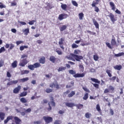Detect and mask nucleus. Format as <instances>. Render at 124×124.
<instances>
[{
    "instance_id": "obj_1",
    "label": "nucleus",
    "mask_w": 124,
    "mask_h": 124,
    "mask_svg": "<svg viewBox=\"0 0 124 124\" xmlns=\"http://www.w3.org/2000/svg\"><path fill=\"white\" fill-rule=\"evenodd\" d=\"M39 62H36L33 64L29 65L28 66V68H29V69H30V70L33 71L34 70L35 68H38V67H40L41 66V64H40V63H42V64H44V63H45V62H46V59L45 58V57H41L39 59Z\"/></svg>"
},
{
    "instance_id": "obj_2",
    "label": "nucleus",
    "mask_w": 124,
    "mask_h": 124,
    "mask_svg": "<svg viewBox=\"0 0 124 124\" xmlns=\"http://www.w3.org/2000/svg\"><path fill=\"white\" fill-rule=\"evenodd\" d=\"M14 119L16 124H21L22 120L17 116H9L7 117L6 119L4 121V124H6L10 120Z\"/></svg>"
},
{
    "instance_id": "obj_3",
    "label": "nucleus",
    "mask_w": 124,
    "mask_h": 124,
    "mask_svg": "<svg viewBox=\"0 0 124 124\" xmlns=\"http://www.w3.org/2000/svg\"><path fill=\"white\" fill-rule=\"evenodd\" d=\"M50 102L48 103V108H47V110L48 111H51V110H52V107H56V103L54 101V97H53V94L50 96ZM51 105L52 107H51Z\"/></svg>"
},
{
    "instance_id": "obj_4",
    "label": "nucleus",
    "mask_w": 124,
    "mask_h": 124,
    "mask_svg": "<svg viewBox=\"0 0 124 124\" xmlns=\"http://www.w3.org/2000/svg\"><path fill=\"white\" fill-rule=\"evenodd\" d=\"M117 45V42H116V39L115 38L112 39L111 41V44L107 42L106 43V45L109 48V49H113L114 48V46Z\"/></svg>"
},
{
    "instance_id": "obj_5",
    "label": "nucleus",
    "mask_w": 124,
    "mask_h": 124,
    "mask_svg": "<svg viewBox=\"0 0 124 124\" xmlns=\"http://www.w3.org/2000/svg\"><path fill=\"white\" fill-rule=\"evenodd\" d=\"M49 87L51 88V89H53V88H55L56 90H60V89H61V87L57 81H55L49 84Z\"/></svg>"
},
{
    "instance_id": "obj_6",
    "label": "nucleus",
    "mask_w": 124,
    "mask_h": 124,
    "mask_svg": "<svg viewBox=\"0 0 124 124\" xmlns=\"http://www.w3.org/2000/svg\"><path fill=\"white\" fill-rule=\"evenodd\" d=\"M28 63H29V61H28V59H27V58L23 59L20 60L19 65V66L24 67V66H25L26 64H28Z\"/></svg>"
},
{
    "instance_id": "obj_7",
    "label": "nucleus",
    "mask_w": 124,
    "mask_h": 124,
    "mask_svg": "<svg viewBox=\"0 0 124 124\" xmlns=\"http://www.w3.org/2000/svg\"><path fill=\"white\" fill-rule=\"evenodd\" d=\"M115 91V88L112 86L110 85L108 87V89H105L104 91V93H113L114 91Z\"/></svg>"
},
{
    "instance_id": "obj_8",
    "label": "nucleus",
    "mask_w": 124,
    "mask_h": 124,
    "mask_svg": "<svg viewBox=\"0 0 124 124\" xmlns=\"http://www.w3.org/2000/svg\"><path fill=\"white\" fill-rule=\"evenodd\" d=\"M71 56H72V57L74 58V59H75V60H76L77 62H80V60H83V56L81 55L74 54L73 53H72L71 54Z\"/></svg>"
},
{
    "instance_id": "obj_9",
    "label": "nucleus",
    "mask_w": 124,
    "mask_h": 124,
    "mask_svg": "<svg viewBox=\"0 0 124 124\" xmlns=\"http://www.w3.org/2000/svg\"><path fill=\"white\" fill-rule=\"evenodd\" d=\"M108 17L110 18V20L111 21L112 23L113 24H115V22L118 20V18L112 14V13H109V15H108Z\"/></svg>"
},
{
    "instance_id": "obj_10",
    "label": "nucleus",
    "mask_w": 124,
    "mask_h": 124,
    "mask_svg": "<svg viewBox=\"0 0 124 124\" xmlns=\"http://www.w3.org/2000/svg\"><path fill=\"white\" fill-rule=\"evenodd\" d=\"M65 40V38H61L60 39H59V44L61 49H62V50H64V47H63V44L64 43Z\"/></svg>"
},
{
    "instance_id": "obj_11",
    "label": "nucleus",
    "mask_w": 124,
    "mask_h": 124,
    "mask_svg": "<svg viewBox=\"0 0 124 124\" xmlns=\"http://www.w3.org/2000/svg\"><path fill=\"white\" fill-rule=\"evenodd\" d=\"M43 119L46 122V124H50L53 122V118L49 116H44Z\"/></svg>"
},
{
    "instance_id": "obj_12",
    "label": "nucleus",
    "mask_w": 124,
    "mask_h": 124,
    "mask_svg": "<svg viewBox=\"0 0 124 124\" xmlns=\"http://www.w3.org/2000/svg\"><path fill=\"white\" fill-rule=\"evenodd\" d=\"M20 109H22L23 111H24V112H20L21 116H25L27 113H31V108L26 109V108H21Z\"/></svg>"
},
{
    "instance_id": "obj_13",
    "label": "nucleus",
    "mask_w": 124,
    "mask_h": 124,
    "mask_svg": "<svg viewBox=\"0 0 124 124\" xmlns=\"http://www.w3.org/2000/svg\"><path fill=\"white\" fill-rule=\"evenodd\" d=\"M68 17V15L66 14H62L59 15L58 19L60 21H62L63 19H66Z\"/></svg>"
},
{
    "instance_id": "obj_14",
    "label": "nucleus",
    "mask_w": 124,
    "mask_h": 124,
    "mask_svg": "<svg viewBox=\"0 0 124 124\" xmlns=\"http://www.w3.org/2000/svg\"><path fill=\"white\" fill-rule=\"evenodd\" d=\"M85 76V73H77L73 76L75 78H83Z\"/></svg>"
},
{
    "instance_id": "obj_15",
    "label": "nucleus",
    "mask_w": 124,
    "mask_h": 124,
    "mask_svg": "<svg viewBox=\"0 0 124 124\" xmlns=\"http://www.w3.org/2000/svg\"><path fill=\"white\" fill-rule=\"evenodd\" d=\"M20 91H21V86L18 85L14 89L13 93H19V92H20Z\"/></svg>"
},
{
    "instance_id": "obj_16",
    "label": "nucleus",
    "mask_w": 124,
    "mask_h": 124,
    "mask_svg": "<svg viewBox=\"0 0 124 124\" xmlns=\"http://www.w3.org/2000/svg\"><path fill=\"white\" fill-rule=\"evenodd\" d=\"M92 21L96 29H99V24L98 23V22H97V21H96V20H95V19L93 18Z\"/></svg>"
},
{
    "instance_id": "obj_17",
    "label": "nucleus",
    "mask_w": 124,
    "mask_h": 124,
    "mask_svg": "<svg viewBox=\"0 0 124 124\" xmlns=\"http://www.w3.org/2000/svg\"><path fill=\"white\" fill-rule=\"evenodd\" d=\"M65 105L67 106V107H69L70 108H72V107H74L75 106V104L74 103H69V102H66L65 103Z\"/></svg>"
},
{
    "instance_id": "obj_18",
    "label": "nucleus",
    "mask_w": 124,
    "mask_h": 124,
    "mask_svg": "<svg viewBox=\"0 0 124 124\" xmlns=\"http://www.w3.org/2000/svg\"><path fill=\"white\" fill-rule=\"evenodd\" d=\"M49 61L53 63H55L57 61L56 57L54 56H51L49 58Z\"/></svg>"
},
{
    "instance_id": "obj_19",
    "label": "nucleus",
    "mask_w": 124,
    "mask_h": 124,
    "mask_svg": "<svg viewBox=\"0 0 124 124\" xmlns=\"http://www.w3.org/2000/svg\"><path fill=\"white\" fill-rule=\"evenodd\" d=\"M74 86V81H71L70 83H68V85L66 86V89H70V88H72Z\"/></svg>"
},
{
    "instance_id": "obj_20",
    "label": "nucleus",
    "mask_w": 124,
    "mask_h": 124,
    "mask_svg": "<svg viewBox=\"0 0 124 124\" xmlns=\"http://www.w3.org/2000/svg\"><path fill=\"white\" fill-rule=\"evenodd\" d=\"M18 82L19 83H24L25 82H27V81H29V78H25L21 79H19L17 80Z\"/></svg>"
},
{
    "instance_id": "obj_21",
    "label": "nucleus",
    "mask_w": 124,
    "mask_h": 124,
    "mask_svg": "<svg viewBox=\"0 0 124 124\" xmlns=\"http://www.w3.org/2000/svg\"><path fill=\"white\" fill-rule=\"evenodd\" d=\"M18 83V80H12L7 83V86H11L13 84H17Z\"/></svg>"
},
{
    "instance_id": "obj_22",
    "label": "nucleus",
    "mask_w": 124,
    "mask_h": 124,
    "mask_svg": "<svg viewBox=\"0 0 124 124\" xmlns=\"http://www.w3.org/2000/svg\"><path fill=\"white\" fill-rule=\"evenodd\" d=\"M5 118V113L0 112V119L1 121H3Z\"/></svg>"
},
{
    "instance_id": "obj_23",
    "label": "nucleus",
    "mask_w": 124,
    "mask_h": 124,
    "mask_svg": "<svg viewBox=\"0 0 124 124\" xmlns=\"http://www.w3.org/2000/svg\"><path fill=\"white\" fill-rule=\"evenodd\" d=\"M23 32H24L25 35H28L29 33H30V29L29 28H27L25 29H23L22 30Z\"/></svg>"
},
{
    "instance_id": "obj_24",
    "label": "nucleus",
    "mask_w": 124,
    "mask_h": 124,
    "mask_svg": "<svg viewBox=\"0 0 124 124\" xmlns=\"http://www.w3.org/2000/svg\"><path fill=\"white\" fill-rule=\"evenodd\" d=\"M109 5L111 7V10L113 11H115L116 10V7L115 6V3L113 2H109Z\"/></svg>"
},
{
    "instance_id": "obj_25",
    "label": "nucleus",
    "mask_w": 124,
    "mask_h": 124,
    "mask_svg": "<svg viewBox=\"0 0 124 124\" xmlns=\"http://www.w3.org/2000/svg\"><path fill=\"white\" fill-rule=\"evenodd\" d=\"M100 0H95V1H93V3L92 4V6H96V4H98Z\"/></svg>"
},
{
    "instance_id": "obj_26",
    "label": "nucleus",
    "mask_w": 124,
    "mask_h": 124,
    "mask_svg": "<svg viewBox=\"0 0 124 124\" xmlns=\"http://www.w3.org/2000/svg\"><path fill=\"white\" fill-rule=\"evenodd\" d=\"M91 80L92 81V82H93L94 83H96L97 84H100V81L98 80L97 78H91Z\"/></svg>"
},
{
    "instance_id": "obj_27",
    "label": "nucleus",
    "mask_w": 124,
    "mask_h": 124,
    "mask_svg": "<svg viewBox=\"0 0 124 124\" xmlns=\"http://www.w3.org/2000/svg\"><path fill=\"white\" fill-rule=\"evenodd\" d=\"M114 69H116V70H121L122 68H123V67L121 65H116L115 66H114Z\"/></svg>"
},
{
    "instance_id": "obj_28",
    "label": "nucleus",
    "mask_w": 124,
    "mask_h": 124,
    "mask_svg": "<svg viewBox=\"0 0 124 124\" xmlns=\"http://www.w3.org/2000/svg\"><path fill=\"white\" fill-rule=\"evenodd\" d=\"M61 8L63 9V10H64L65 11H66V8H67V5L66 4H63L62 3H61Z\"/></svg>"
},
{
    "instance_id": "obj_29",
    "label": "nucleus",
    "mask_w": 124,
    "mask_h": 124,
    "mask_svg": "<svg viewBox=\"0 0 124 124\" xmlns=\"http://www.w3.org/2000/svg\"><path fill=\"white\" fill-rule=\"evenodd\" d=\"M75 91H71V92L68 94V97H69V98L72 97L74 95H75Z\"/></svg>"
},
{
    "instance_id": "obj_30",
    "label": "nucleus",
    "mask_w": 124,
    "mask_h": 124,
    "mask_svg": "<svg viewBox=\"0 0 124 124\" xmlns=\"http://www.w3.org/2000/svg\"><path fill=\"white\" fill-rule=\"evenodd\" d=\"M66 28H67V26L64 25L62 27H60V31H63L65 30H66Z\"/></svg>"
},
{
    "instance_id": "obj_31",
    "label": "nucleus",
    "mask_w": 124,
    "mask_h": 124,
    "mask_svg": "<svg viewBox=\"0 0 124 124\" xmlns=\"http://www.w3.org/2000/svg\"><path fill=\"white\" fill-rule=\"evenodd\" d=\"M79 68L80 72H84V68L82 63L79 65Z\"/></svg>"
},
{
    "instance_id": "obj_32",
    "label": "nucleus",
    "mask_w": 124,
    "mask_h": 124,
    "mask_svg": "<svg viewBox=\"0 0 124 124\" xmlns=\"http://www.w3.org/2000/svg\"><path fill=\"white\" fill-rule=\"evenodd\" d=\"M56 53H57V54H58V55H62V50L61 49V48H57L55 50Z\"/></svg>"
},
{
    "instance_id": "obj_33",
    "label": "nucleus",
    "mask_w": 124,
    "mask_h": 124,
    "mask_svg": "<svg viewBox=\"0 0 124 124\" xmlns=\"http://www.w3.org/2000/svg\"><path fill=\"white\" fill-rule=\"evenodd\" d=\"M17 61H14V62L12 63V66L13 68H16V67H17Z\"/></svg>"
},
{
    "instance_id": "obj_34",
    "label": "nucleus",
    "mask_w": 124,
    "mask_h": 124,
    "mask_svg": "<svg viewBox=\"0 0 124 124\" xmlns=\"http://www.w3.org/2000/svg\"><path fill=\"white\" fill-rule=\"evenodd\" d=\"M28 94V92H23L22 93H20L19 94L20 97H23L24 96H26Z\"/></svg>"
},
{
    "instance_id": "obj_35",
    "label": "nucleus",
    "mask_w": 124,
    "mask_h": 124,
    "mask_svg": "<svg viewBox=\"0 0 124 124\" xmlns=\"http://www.w3.org/2000/svg\"><path fill=\"white\" fill-rule=\"evenodd\" d=\"M76 107H77V109H81V108H83L84 107V105L81 104H78L75 105Z\"/></svg>"
},
{
    "instance_id": "obj_36",
    "label": "nucleus",
    "mask_w": 124,
    "mask_h": 124,
    "mask_svg": "<svg viewBox=\"0 0 124 124\" xmlns=\"http://www.w3.org/2000/svg\"><path fill=\"white\" fill-rule=\"evenodd\" d=\"M29 48V46H20L19 47L20 51H23L25 49H28Z\"/></svg>"
},
{
    "instance_id": "obj_37",
    "label": "nucleus",
    "mask_w": 124,
    "mask_h": 124,
    "mask_svg": "<svg viewBox=\"0 0 124 124\" xmlns=\"http://www.w3.org/2000/svg\"><path fill=\"white\" fill-rule=\"evenodd\" d=\"M30 73V71L29 70H23L21 72V75H24V74H29Z\"/></svg>"
},
{
    "instance_id": "obj_38",
    "label": "nucleus",
    "mask_w": 124,
    "mask_h": 124,
    "mask_svg": "<svg viewBox=\"0 0 124 124\" xmlns=\"http://www.w3.org/2000/svg\"><path fill=\"white\" fill-rule=\"evenodd\" d=\"M65 69H66V67L62 66L59 68L58 71V72H61V71H63V70H65Z\"/></svg>"
},
{
    "instance_id": "obj_39",
    "label": "nucleus",
    "mask_w": 124,
    "mask_h": 124,
    "mask_svg": "<svg viewBox=\"0 0 124 124\" xmlns=\"http://www.w3.org/2000/svg\"><path fill=\"white\" fill-rule=\"evenodd\" d=\"M89 98V93H85L84 96L83 97V100H87Z\"/></svg>"
},
{
    "instance_id": "obj_40",
    "label": "nucleus",
    "mask_w": 124,
    "mask_h": 124,
    "mask_svg": "<svg viewBox=\"0 0 124 124\" xmlns=\"http://www.w3.org/2000/svg\"><path fill=\"white\" fill-rule=\"evenodd\" d=\"M78 17L79 20H83V18H84V14L83 13H80L78 14Z\"/></svg>"
},
{
    "instance_id": "obj_41",
    "label": "nucleus",
    "mask_w": 124,
    "mask_h": 124,
    "mask_svg": "<svg viewBox=\"0 0 124 124\" xmlns=\"http://www.w3.org/2000/svg\"><path fill=\"white\" fill-rule=\"evenodd\" d=\"M20 102H22V103H27L28 100L26 99L25 97H22L20 99Z\"/></svg>"
},
{
    "instance_id": "obj_42",
    "label": "nucleus",
    "mask_w": 124,
    "mask_h": 124,
    "mask_svg": "<svg viewBox=\"0 0 124 124\" xmlns=\"http://www.w3.org/2000/svg\"><path fill=\"white\" fill-rule=\"evenodd\" d=\"M106 73H107L108 77L111 78L112 77V74H111V70L107 69L106 71Z\"/></svg>"
},
{
    "instance_id": "obj_43",
    "label": "nucleus",
    "mask_w": 124,
    "mask_h": 124,
    "mask_svg": "<svg viewBox=\"0 0 124 124\" xmlns=\"http://www.w3.org/2000/svg\"><path fill=\"white\" fill-rule=\"evenodd\" d=\"M115 57H122V56H124V52H120L118 54H115L114 55Z\"/></svg>"
},
{
    "instance_id": "obj_44",
    "label": "nucleus",
    "mask_w": 124,
    "mask_h": 124,
    "mask_svg": "<svg viewBox=\"0 0 124 124\" xmlns=\"http://www.w3.org/2000/svg\"><path fill=\"white\" fill-rule=\"evenodd\" d=\"M96 109L97 111L99 112V113H100V112H101V109H100V106H99V104L96 105Z\"/></svg>"
},
{
    "instance_id": "obj_45",
    "label": "nucleus",
    "mask_w": 124,
    "mask_h": 124,
    "mask_svg": "<svg viewBox=\"0 0 124 124\" xmlns=\"http://www.w3.org/2000/svg\"><path fill=\"white\" fill-rule=\"evenodd\" d=\"M46 92L47 93H53V89H50V88H47L46 90Z\"/></svg>"
},
{
    "instance_id": "obj_46",
    "label": "nucleus",
    "mask_w": 124,
    "mask_h": 124,
    "mask_svg": "<svg viewBox=\"0 0 124 124\" xmlns=\"http://www.w3.org/2000/svg\"><path fill=\"white\" fill-rule=\"evenodd\" d=\"M69 73H70V74H71L72 75H75V74H76V71L73 70H70L69 71Z\"/></svg>"
},
{
    "instance_id": "obj_47",
    "label": "nucleus",
    "mask_w": 124,
    "mask_h": 124,
    "mask_svg": "<svg viewBox=\"0 0 124 124\" xmlns=\"http://www.w3.org/2000/svg\"><path fill=\"white\" fill-rule=\"evenodd\" d=\"M91 116H92V114L89 113V112H87L85 114V117L87 118V119H90V118L91 117Z\"/></svg>"
},
{
    "instance_id": "obj_48",
    "label": "nucleus",
    "mask_w": 124,
    "mask_h": 124,
    "mask_svg": "<svg viewBox=\"0 0 124 124\" xmlns=\"http://www.w3.org/2000/svg\"><path fill=\"white\" fill-rule=\"evenodd\" d=\"M16 5H17V2L16 0H14L11 2V6H16Z\"/></svg>"
},
{
    "instance_id": "obj_49",
    "label": "nucleus",
    "mask_w": 124,
    "mask_h": 124,
    "mask_svg": "<svg viewBox=\"0 0 124 124\" xmlns=\"http://www.w3.org/2000/svg\"><path fill=\"white\" fill-rule=\"evenodd\" d=\"M81 53V51L79 49L75 50L74 52V55H79V53Z\"/></svg>"
},
{
    "instance_id": "obj_50",
    "label": "nucleus",
    "mask_w": 124,
    "mask_h": 124,
    "mask_svg": "<svg viewBox=\"0 0 124 124\" xmlns=\"http://www.w3.org/2000/svg\"><path fill=\"white\" fill-rule=\"evenodd\" d=\"M98 59H99V58L98 57V55H97V54L93 55L94 61H95L96 62L98 61Z\"/></svg>"
},
{
    "instance_id": "obj_51",
    "label": "nucleus",
    "mask_w": 124,
    "mask_h": 124,
    "mask_svg": "<svg viewBox=\"0 0 124 124\" xmlns=\"http://www.w3.org/2000/svg\"><path fill=\"white\" fill-rule=\"evenodd\" d=\"M78 47H79V46H78L76 44L74 43L72 45V48H73V49H74L75 48H78Z\"/></svg>"
},
{
    "instance_id": "obj_52",
    "label": "nucleus",
    "mask_w": 124,
    "mask_h": 124,
    "mask_svg": "<svg viewBox=\"0 0 124 124\" xmlns=\"http://www.w3.org/2000/svg\"><path fill=\"white\" fill-rule=\"evenodd\" d=\"M93 7H94V11L95 12H97V13H98V12H99V8H98V7L95 6H93Z\"/></svg>"
},
{
    "instance_id": "obj_53",
    "label": "nucleus",
    "mask_w": 124,
    "mask_h": 124,
    "mask_svg": "<svg viewBox=\"0 0 124 124\" xmlns=\"http://www.w3.org/2000/svg\"><path fill=\"white\" fill-rule=\"evenodd\" d=\"M117 79V77L116 76L112 77V78H109V80L110 81H112L113 82H115V80Z\"/></svg>"
},
{
    "instance_id": "obj_54",
    "label": "nucleus",
    "mask_w": 124,
    "mask_h": 124,
    "mask_svg": "<svg viewBox=\"0 0 124 124\" xmlns=\"http://www.w3.org/2000/svg\"><path fill=\"white\" fill-rule=\"evenodd\" d=\"M93 85L94 88H96V89H99V85L98 84L93 83Z\"/></svg>"
},
{
    "instance_id": "obj_55",
    "label": "nucleus",
    "mask_w": 124,
    "mask_h": 124,
    "mask_svg": "<svg viewBox=\"0 0 124 124\" xmlns=\"http://www.w3.org/2000/svg\"><path fill=\"white\" fill-rule=\"evenodd\" d=\"M87 32H88V33H90V34H92V35H95V34H96V33H95V32H92L90 31H87Z\"/></svg>"
},
{
    "instance_id": "obj_56",
    "label": "nucleus",
    "mask_w": 124,
    "mask_h": 124,
    "mask_svg": "<svg viewBox=\"0 0 124 124\" xmlns=\"http://www.w3.org/2000/svg\"><path fill=\"white\" fill-rule=\"evenodd\" d=\"M72 3L74 5V6H78V3H77V2H76V1H72Z\"/></svg>"
},
{
    "instance_id": "obj_57",
    "label": "nucleus",
    "mask_w": 124,
    "mask_h": 124,
    "mask_svg": "<svg viewBox=\"0 0 124 124\" xmlns=\"http://www.w3.org/2000/svg\"><path fill=\"white\" fill-rule=\"evenodd\" d=\"M83 90L85 91V92H87V93H91V91H90V90L88 89L86 87H82Z\"/></svg>"
},
{
    "instance_id": "obj_58",
    "label": "nucleus",
    "mask_w": 124,
    "mask_h": 124,
    "mask_svg": "<svg viewBox=\"0 0 124 124\" xmlns=\"http://www.w3.org/2000/svg\"><path fill=\"white\" fill-rule=\"evenodd\" d=\"M5 51V48L2 46L0 48V53H2V52H4Z\"/></svg>"
},
{
    "instance_id": "obj_59",
    "label": "nucleus",
    "mask_w": 124,
    "mask_h": 124,
    "mask_svg": "<svg viewBox=\"0 0 124 124\" xmlns=\"http://www.w3.org/2000/svg\"><path fill=\"white\" fill-rule=\"evenodd\" d=\"M5 5H3L2 2H0V8H5Z\"/></svg>"
},
{
    "instance_id": "obj_60",
    "label": "nucleus",
    "mask_w": 124,
    "mask_h": 124,
    "mask_svg": "<svg viewBox=\"0 0 124 124\" xmlns=\"http://www.w3.org/2000/svg\"><path fill=\"white\" fill-rule=\"evenodd\" d=\"M115 12L117 14H119L120 15H121L122 14V13L121 12V11L120 10H119L118 9H117L115 10Z\"/></svg>"
},
{
    "instance_id": "obj_61",
    "label": "nucleus",
    "mask_w": 124,
    "mask_h": 124,
    "mask_svg": "<svg viewBox=\"0 0 124 124\" xmlns=\"http://www.w3.org/2000/svg\"><path fill=\"white\" fill-rule=\"evenodd\" d=\"M12 76L11 74L9 72H7V77H8V78H10Z\"/></svg>"
},
{
    "instance_id": "obj_62",
    "label": "nucleus",
    "mask_w": 124,
    "mask_h": 124,
    "mask_svg": "<svg viewBox=\"0 0 124 124\" xmlns=\"http://www.w3.org/2000/svg\"><path fill=\"white\" fill-rule=\"evenodd\" d=\"M16 45H20V44H22V43H23V41H17L16 42Z\"/></svg>"
},
{
    "instance_id": "obj_63",
    "label": "nucleus",
    "mask_w": 124,
    "mask_h": 124,
    "mask_svg": "<svg viewBox=\"0 0 124 124\" xmlns=\"http://www.w3.org/2000/svg\"><path fill=\"white\" fill-rule=\"evenodd\" d=\"M34 22H35V20H32L29 22V25H33L34 24Z\"/></svg>"
},
{
    "instance_id": "obj_64",
    "label": "nucleus",
    "mask_w": 124,
    "mask_h": 124,
    "mask_svg": "<svg viewBox=\"0 0 124 124\" xmlns=\"http://www.w3.org/2000/svg\"><path fill=\"white\" fill-rule=\"evenodd\" d=\"M34 124H41V121H34Z\"/></svg>"
}]
</instances>
